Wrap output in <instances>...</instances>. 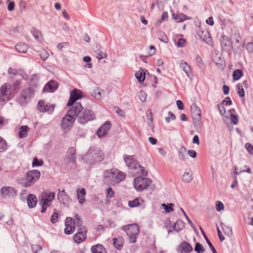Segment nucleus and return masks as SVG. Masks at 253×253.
Instances as JSON below:
<instances>
[{
  "label": "nucleus",
  "mask_w": 253,
  "mask_h": 253,
  "mask_svg": "<svg viewBox=\"0 0 253 253\" xmlns=\"http://www.w3.org/2000/svg\"><path fill=\"white\" fill-rule=\"evenodd\" d=\"M21 84L20 80H16L13 83V88L14 90H17L19 88Z\"/></svg>",
  "instance_id": "obj_61"
},
{
  "label": "nucleus",
  "mask_w": 253,
  "mask_h": 253,
  "mask_svg": "<svg viewBox=\"0 0 253 253\" xmlns=\"http://www.w3.org/2000/svg\"><path fill=\"white\" fill-rule=\"evenodd\" d=\"M27 202L29 208H33L37 204V198L35 195L29 194L27 197Z\"/></svg>",
  "instance_id": "obj_27"
},
{
  "label": "nucleus",
  "mask_w": 253,
  "mask_h": 253,
  "mask_svg": "<svg viewBox=\"0 0 253 253\" xmlns=\"http://www.w3.org/2000/svg\"><path fill=\"white\" fill-rule=\"evenodd\" d=\"M245 147L247 151L251 155H253V145L250 143H246Z\"/></svg>",
  "instance_id": "obj_52"
},
{
  "label": "nucleus",
  "mask_w": 253,
  "mask_h": 253,
  "mask_svg": "<svg viewBox=\"0 0 253 253\" xmlns=\"http://www.w3.org/2000/svg\"><path fill=\"white\" fill-rule=\"evenodd\" d=\"M39 79L40 77L38 74H34L31 76L30 78V85L36 86L38 83Z\"/></svg>",
  "instance_id": "obj_43"
},
{
  "label": "nucleus",
  "mask_w": 253,
  "mask_h": 253,
  "mask_svg": "<svg viewBox=\"0 0 253 253\" xmlns=\"http://www.w3.org/2000/svg\"><path fill=\"white\" fill-rule=\"evenodd\" d=\"M40 56L43 61H45L49 57V53L44 49H42L40 51Z\"/></svg>",
  "instance_id": "obj_45"
},
{
  "label": "nucleus",
  "mask_w": 253,
  "mask_h": 253,
  "mask_svg": "<svg viewBox=\"0 0 253 253\" xmlns=\"http://www.w3.org/2000/svg\"><path fill=\"white\" fill-rule=\"evenodd\" d=\"M126 176V174L125 172L113 169L104 172L103 180L106 184L114 186L125 180Z\"/></svg>",
  "instance_id": "obj_1"
},
{
  "label": "nucleus",
  "mask_w": 253,
  "mask_h": 253,
  "mask_svg": "<svg viewBox=\"0 0 253 253\" xmlns=\"http://www.w3.org/2000/svg\"><path fill=\"white\" fill-rule=\"evenodd\" d=\"M91 250L92 253H107L106 249L101 244H97L92 246Z\"/></svg>",
  "instance_id": "obj_30"
},
{
  "label": "nucleus",
  "mask_w": 253,
  "mask_h": 253,
  "mask_svg": "<svg viewBox=\"0 0 253 253\" xmlns=\"http://www.w3.org/2000/svg\"><path fill=\"white\" fill-rule=\"evenodd\" d=\"M82 96V92L79 89H74L70 92V98L67 106H70L78 99H80Z\"/></svg>",
  "instance_id": "obj_15"
},
{
  "label": "nucleus",
  "mask_w": 253,
  "mask_h": 253,
  "mask_svg": "<svg viewBox=\"0 0 253 253\" xmlns=\"http://www.w3.org/2000/svg\"><path fill=\"white\" fill-rule=\"evenodd\" d=\"M144 203V201L140 198H136L128 202V205L130 207L134 208L141 205Z\"/></svg>",
  "instance_id": "obj_32"
},
{
  "label": "nucleus",
  "mask_w": 253,
  "mask_h": 253,
  "mask_svg": "<svg viewBox=\"0 0 253 253\" xmlns=\"http://www.w3.org/2000/svg\"><path fill=\"white\" fill-rule=\"evenodd\" d=\"M140 100L142 102H145L147 97V94L143 91H141L138 94Z\"/></svg>",
  "instance_id": "obj_53"
},
{
  "label": "nucleus",
  "mask_w": 253,
  "mask_h": 253,
  "mask_svg": "<svg viewBox=\"0 0 253 253\" xmlns=\"http://www.w3.org/2000/svg\"><path fill=\"white\" fill-rule=\"evenodd\" d=\"M83 110V107L80 103H76L71 105V107L67 113L76 119V117L80 116V113Z\"/></svg>",
  "instance_id": "obj_14"
},
{
  "label": "nucleus",
  "mask_w": 253,
  "mask_h": 253,
  "mask_svg": "<svg viewBox=\"0 0 253 253\" xmlns=\"http://www.w3.org/2000/svg\"><path fill=\"white\" fill-rule=\"evenodd\" d=\"M135 77L139 82H143L145 79V73L142 69H140L136 72Z\"/></svg>",
  "instance_id": "obj_38"
},
{
  "label": "nucleus",
  "mask_w": 253,
  "mask_h": 253,
  "mask_svg": "<svg viewBox=\"0 0 253 253\" xmlns=\"http://www.w3.org/2000/svg\"><path fill=\"white\" fill-rule=\"evenodd\" d=\"M217 108L220 114L223 116L225 114L226 111L223 103H221L219 104H218Z\"/></svg>",
  "instance_id": "obj_59"
},
{
  "label": "nucleus",
  "mask_w": 253,
  "mask_h": 253,
  "mask_svg": "<svg viewBox=\"0 0 253 253\" xmlns=\"http://www.w3.org/2000/svg\"><path fill=\"white\" fill-rule=\"evenodd\" d=\"M177 250L179 253H189L192 251L193 249L189 243L184 241L179 245Z\"/></svg>",
  "instance_id": "obj_24"
},
{
  "label": "nucleus",
  "mask_w": 253,
  "mask_h": 253,
  "mask_svg": "<svg viewBox=\"0 0 253 253\" xmlns=\"http://www.w3.org/2000/svg\"><path fill=\"white\" fill-rule=\"evenodd\" d=\"M151 182L150 179L139 176L134 178L133 185L136 190L142 191L149 186Z\"/></svg>",
  "instance_id": "obj_6"
},
{
  "label": "nucleus",
  "mask_w": 253,
  "mask_h": 253,
  "mask_svg": "<svg viewBox=\"0 0 253 253\" xmlns=\"http://www.w3.org/2000/svg\"><path fill=\"white\" fill-rule=\"evenodd\" d=\"M67 160L68 164L75 167L76 164V152L73 147L70 148L67 152Z\"/></svg>",
  "instance_id": "obj_20"
},
{
  "label": "nucleus",
  "mask_w": 253,
  "mask_h": 253,
  "mask_svg": "<svg viewBox=\"0 0 253 253\" xmlns=\"http://www.w3.org/2000/svg\"><path fill=\"white\" fill-rule=\"evenodd\" d=\"M55 106L53 104L45 103L43 101L40 100L38 102V110L41 112H47L51 114L54 109Z\"/></svg>",
  "instance_id": "obj_13"
},
{
  "label": "nucleus",
  "mask_w": 253,
  "mask_h": 253,
  "mask_svg": "<svg viewBox=\"0 0 253 253\" xmlns=\"http://www.w3.org/2000/svg\"><path fill=\"white\" fill-rule=\"evenodd\" d=\"M180 67L185 72L187 76L189 77L191 72L190 66L186 62L181 61L180 63Z\"/></svg>",
  "instance_id": "obj_33"
},
{
  "label": "nucleus",
  "mask_w": 253,
  "mask_h": 253,
  "mask_svg": "<svg viewBox=\"0 0 253 253\" xmlns=\"http://www.w3.org/2000/svg\"><path fill=\"white\" fill-rule=\"evenodd\" d=\"M167 228L169 233L173 231H176V228L174 226V223L171 222L170 221H169L168 223H167Z\"/></svg>",
  "instance_id": "obj_46"
},
{
  "label": "nucleus",
  "mask_w": 253,
  "mask_h": 253,
  "mask_svg": "<svg viewBox=\"0 0 253 253\" xmlns=\"http://www.w3.org/2000/svg\"><path fill=\"white\" fill-rule=\"evenodd\" d=\"M0 192L1 196L4 198H13L17 195V190L11 186H3Z\"/></svg>",
  "instance_id": "obj_12"
},
{
  "label": "nucleus",
  "mask_w": 253,
  "mask_h": 253,
  "mask_svg": "<svg viewBox=\"0 0 253 253\" xmlns=\"http://www.w3.org/2000/svg\"><path fill=\"white\" fill-rule=\"evenodd\" d=\"M135 173L139 174L141 173L143 176H146L148 174L147 170L144 167L141 166L139 164L136 167V169H134Z\"/></svg>",
  "instance_id": "obj_41"
},
{
  "label": "nucleus",
  "mask_w": 253,
  "mask_h": 253,
  "mask_svg": "<svg viewBox=\"0 0 253 253\" xmlns=\"http://www.w3.org/2000/svg\"><path fill=\"white\" fill-rule=\"evenodd\" d=\"M172 17L177 22H181L186 20L191 19L192 18L188 17L183 13H180L178 14H172Z\"/></svg>",
  "instance_id": "obj_29"
},
{
  "label": "nucleus",
  "mask_w": 253,
  "mask_h": 253,
  "mask_svg": "<svg viewBox=\"0 0 253 253\" xmlns=\"http://www.w3.org/2000/svg\"><path fill=\"white\" fill-rule=\"evenodd\" d=\"M77 198L78 200V202L80 205H83L86 202L85 196H86V190L84 188H78L77 190Z\"/></svg>",
  "instance_id": "obj_23"
},
{
  "label": "nucleus",
  "mask_w": 253,
  "mask_h": 253,
  "mask_svg": "<svg viewBox=\"0 0 253 253\" xmlns=\"http://www.w3.org/2000/svg\"><path fill=\"white\" fill-rule=\"evenodd\" d=\"M29 131V128L27 126H22L19 128L18 136L20 138H25Z\"/></svg>",
  "instance_id": "obj_34"
},
{
  "label": "nucleus",
  "mask_w": 253,
  "mask_h": 253,
  "mask_svg": "<svg viewBox=\"0 0 253 253\" xmlns=\"http://www.w3.org/2000/svg\"><path fill=\"white\" fill-rule=\"evenodd\" d=\"M161 207L164 209L166 213H170L173 211L174 205L172 203L168 204L163 203L161 205Z\"/></svg>",
  "instance_id": "obj_40"
},
{
  "label": "nucleus",
  "mask_w": 253,
  "mask_h": 253,
  "mask_svg": "<svg viewBox=\"0 0 253 253\" xmlns=\"http://www.w3.org/2000/svg\"><path fill=\"white\" fill-rule=\"evenodd\" d=\"M174 226L176 228V232H179L184 228L185 223L181 220H178L175 223H174Z\"/></svg>",
  "instance_id": "obj_42"
},
{
  "label": "nucleus",
  "mask_w": 253,
  "mask_h": 253,
  "mask_svg": "<svg viewBox=\"0 0 253 253\" xmlns=\"http://www.w3.org/2000/svg\"><path fill=\"white\" fill-rule=\"evenodd\" d=\"M86 230L84 227L80 228L78 232L74 234L73 240L77 244H80L86 239Z\"/></svg>",
  "instance_id": "obj_16"
},
{
  "label": "nucleus",
  "mask_w": 253,
  "mask_h": 253,
  "mask_svg": "<svg viewBox=\"0 0 253 253\" xmlns=\"http://www.w3.org/2000/svg\"><path fill=\"white\" fill-rule=\"evenodd\" d=\"M193 179L192 172L191 170L185 171L182 176V181L185 182H189Z\"/></svg>",
  "instance_id": "obj_37"
},
{
  "label": "nucleus",
  "mask_w": 253,
  "mask_h": 253,
  "mask_svg": "<svg viewBox=\"0 0 253 253\" xmlns=\"http://www.w3.org/2000/svg\"><path fill=\"white\" fill-rule=\"evenodd\" d=\"M41 176L39 170L35 169L29 171L25 176L19 179V183L23 187H28L33 185Z\"/></svg>",
  "instance_id": "obj_3"
},
{
  "label": "nucleus",
  "mask_w": 253,
  "mask_h": 253,
  "mask_svg": "<svg viewBox=\"0 0 253 253\" xmlns=\"http://www.w3.org/2000/svg\"><path fill=\"white\" fill-rule=\"evenodd\" d=\"M75 119L67 113L62 120L60 125L61 129L65 132L69 131L72 128Z\"/></svg>",
  "instance_id": "obj_8"
},
{
  "label": "nucleus",
  "mask_w": 253,
  "mask_h": 253,
  "mask_svg": "<svg viewBox=\"0 0 253 253\" xmlns=\"http://www.w3.org/2000/svg\"><path fill=\"white\" fill-rule=\"evenodd\" d=\"M111 126V124L110 122L106 121L99 128L97 131L96 134L97 136L99 138L105 136L108 133Z\"/></svg>",
  "instance_id": "obj_18"
},
{
  "label": "nucleus",
  "mask_w": 253,
  "mask_h": 253,
  "mask_svg": "<svg viewBox=\"0 0 253 253\" xmlns=\"http://www.w3.org/2000/svg\"><path fill=\"white\" fill-rule=\"evenodd\" d=\"M215 208L217 211H220L224 210V206L221 202L217 201L215 202Z\"/></svg>",
  "instance_id": "obj_47"
},
{
  "label": "nucleus",
  "mask_w": 253,
  "mask_h": 253,
  "mask_svg": "<svg viewBox=\"0 0 253 253\" xmlns=\"http://www.w3.org/2000/svg\"><path fill=\"white\" fill-rule=\"evenodd\" d=\"M113 244L114 246L117 250H121L124 244V239L122 237L114 238L113 239Z\"/></svg>",
  "instance_id": "obj_28"
},
{
  "label": "nucleus",
  "mask_w": 253,
  "mask_h": 253,
  "mask_svg": "<svg viewBox=\"0 0 253 253\" xmlns=\"http://www.w3.org/2000/svg\"><path fill=\"white\" fill-rule=\"evenodd\" d=\"M75 224L79 227L82 228V221L81 220L80 216L78 214H76L75 215Z\"/></svg>",
  "instance_id": "obj_50"
},
{
  "label": "nucleus",
  "mask_w": 253,
  "mask_h": 253,
  "mask_svg": "<svg viewBox=\"0 0 253 253\" xmlns=\"http://www.w3.org/2000/svg\"><path fill=\"white\" fill-rule=\"evenodd\" d=\"M75 230V221L72 217H67L65 222L64 232L69 235L73 233Z\"/></svg>",
  "instance_id": "obj_17"
},
{
  "label": "nucleus",
  "mask_w": 253,
  "mask_h": 253,
  "mask_svg": "<svg viewBox=\"0 0 253 253\" xmlns=\"http://www.w3.org/2000/svg\"><path fill=\"white\" fill-rule=\"evenodd\" d=\"M222 229L223 230L224 233L227 235L230 236L232 234V230L231 228L226 226H224L222 227Z\"/></svg>",
  "instance_id": "obj_54"
},
{
  "label": "nucleus",
  "mask_w": 253,
  "mask_h": 253,
  "mask_svg": "<svg viewBox=\"0 0 253 253\" xmlns=\"http://www.w3.org/2000/svg\"><path fill=\"white\" fill-rule=\"evenodd\" d=\"M58 191L59 192L57 194V198L60 202H62L64 204L71 201V199L65 192L64 189H63L62 191L58 189Z\"/></svg>",
  "instance_id": "obj_25"
},
{
  "label": "nucleus",
  "mask_w": 253,
  "mask_h": 253,
  "mask_svg": "<svg viewBox=\"0 0 253 253\" xmlns=\"http://www.w3.org/2000/svg\"><path fill=\"white\" fill-rule=\"evenodd\" d=\"M31 33L37 41H38V42L42 41V34L40 30L37 29L35 28H33L31 30Z\"/></svg>",
  "instance_id": "obj_35"
},
{
  "label": "nucleus",
  "mask_w": 253,
  "mask_h": 253,
  "mask_svg": "<svg viewBox=\"0 0 253 253\" xmlns=\"http://www.w3.org/2000/svg\"><path fill=\"white\" fill-rule=\"evenodd\" d=\"M169 117L166 118V121L167 123H169L170 120H174L175 119V116L173 113L169 112L168 113Z\"/></svg>",
  "instance_id": "obj_60"
},
{
  "label": "nucleus",
  "mask_w": 253,
  "mask_h": 253,
  "mask_svg": "<svg viewBox=\"0 0 253 253\" xmlns=\"http://www.w3.org/2000/svg\"><path fill=\"white\" fill-rule=\"evenodd\" d=\"M107 57V54L103 51H99L97 54V58L99 59H102Z\"/></svg>",
  "instance_id": "obj_63"
},
{
  "label": "nucleus",
  "mask_w": 253,
  "mask_h": 253,
  "mask_svg": "<svg viewBox=\"0 0 253 253\" xmlns=\"http://www.w3.org/2000/svg\"><path fill=\"white\" fill-rule=\"evenodd\" d=\"M58 216H59V214H58V212L57 211L54 210V211L53 213L52 214V215L51 217V218H50L51 222L52 223H56L58 220Z\"/></svg>",
  "instance_id": "obj_48"
},
{
  "label": "nucleus",
  "mask_w": 253,
  "mask_h": 253,
  "mask_svg": "<svg viewBox=\"0 0 253 253\" xmlns=\"http://www.w3.org/2000/svg\"><path fill=\"white\" fill-rule=\"evenodd\" d=\"M32 249L34 253H37L38 252L41 251L42 249V248L40 246L36 245H33L32 246Z\"/></svg>",
  "instance_id": "obj_64"
},
{
  "label": "nucleus",
  "mask_w": 253,
  "mask_h": 253,
  "mask_svg": "<svg viewBox=\"0 0 253 253\" xmlns=\"http://www.w3.org/2000/svg\"><path fill=\"white\" fill-rule=\"evenodd\" d=\"M237 87H238V95L241 97H244L245 91H244V88L243 87L242 84H238Z\"/></svg>",
  "instance_id": "obj_49"
},
{
  "label": "nucleus",
  "mask_w": 253,
  "mask_h": 253,
  "mask_svg": "<svg viewBox=\"0 0 253 253\" xmlns=\"http://www.w3.org/2000/svg\"><path fill=\"white\" fill-rule=\"evenodd\" d=\"M121 229L126 233L130 243H136L140 232L139 227L137 224L133 223L126 225L123 226Z\"/></svg>",
  "instance_id": "obj_4"
},
{
  "label": "nucleus",
  "mask_w": 253,
  "mask_h": 253,
  "mask_svg": "<svg viewBox=\"0 0 253 253\" xmlns=\"http://www.w3.org/2000/svg\"><path fill=\"white\" fill-rule=\"evenodd\" d=\"M29 48L28 45L24 43H18L15 45L16 50L20 53H25Z\"/></svg>",
  "instance_id": "obj_31"
},
{
  "label": "nucleus",
  "mask_w": 253,
  "mask_h": 253,
  "mask_svg": "<svg viewBox=\"0 0 253 253\" xmlns=\"http://www.w3.org/2000/svg\"><path fill=\"white\" fill-rule=\"evenodd\" d=\"M95 118L94 113L90 110H83L78 117V122L81 124H85Z\"/></svg>",
  "instance_id": "obj_7"
},
{
  "label": "nucleus",
  "mask_w": 253,
  "mask_h": 253,
  "mask_svg": "<svg viewBox=\"0 0 253 253\" xmlns=\"http://www.w3.org/2000/svg\"><path fill=\"white\" fill-rule=\"evenodd\" d=\"M11 94V85L10 84H5L2 85L0 88L1 98L2 101H7Z\"/></svg>",
  "instance_id": "obj_11"
},
{
  "label": "nucleus",
  "mask_w": 253,
  "mask_h": 253,
  "mask_svg": "<svg viewBox=\"0 0 253 253\" xmlns=\"http://www.w3.org/2000/svg\"><path fill=\"white\" fill-rule=\"evenodd\" d=\"M124 159L126 164L130 169L134 170L139 164L138 162L131 156L125 155Z\"/></svg>",
  "instance_id": "obj_19"
},
{
  "label": "nucleus",
  "mask_w": 253,
  "mask_h": 253,
  "mask_svg": "<svg viewBox=\"0 0 253 253\" xmlns=\"http://www.w3.org/2000/svg\"><path fill=\"white\" fill-rule=\"evenodd\" d=\"M244 73L241 70L236 69L233 73V79L234 81H238L243 76Z\"/></svg>",
  "instance_id": "obj_39"
},
{
  "label": "nucleus",
  "mask_w": 253,
  "mask_h": 253,
  "mask_svg": "<svg viewBox=\"0 0 253 253\" xmlns=\"http://www.w3.org/2000/svg\"><path fill=\"white\" fill-rule=\"evenodd\" d=\"M105 158L103 151L99 148L91 147L84 155V159L89 165L102 161Z\"/></svg>",
  "instance_id": "obj_2"
},
{
  "label": "nucleus",
  "mask_w": 253,
  "mask_h": 253,
  "mask_svg": "<svg viewBox=\"0 0 253 253\" xmlns=\"http://www.w3.org/2000/svg\"><path fill=\"white\" fill-rule=\"evenodd\" d=\"M168 19V13L166 11H164L161 15L160 22H162L164 21L167 20Z\"/></svg>",
  "instance_id": "obj_62"
},
{
  "label": "nucleus",
  "mask_w": 253,
  "mask_h": 253,
  "mask_svg": "<svg viewBox=\"0 0 253 253\" xmlns=\"http://www.w3.org/2000/svg\"><path fill=\"white\" fill-rule=\"evenodd\" d=\"M195 250L198 253H203L204 252L203 246L198 243L196 244Z\"/></svg>",
  "instance_id": "obj_55"
},
{
  "label": "nucleus",
  "mask_w": 253,
  "mask_h": 253,
  "mask_svg": "<svg viewBox=\"0 0 253 253\" xmlns=\"http://www.w3.org/2000/svg\"><path fill=\"white\" fill-rule=\"evenodd\" d=\"M58 87V83L53 80L49 81L44 86L43 88V92H53Z\"/></svg>",
  "instance_id": "obj_22"
},
{
  "label": "nucleus",
  "mask_w": 253,
  "mask_h": 253,
  "mask_svg": "<svg viewBox=\"0 0 253 253\" xmlns=\"http://www.w3.org/2000/svg\"><path fill=\"white\" fill-rule=\"evenodd\" d=\"M220 42L222 48L225 50H227L231 47L232 42L227 36H221Z\"/></svg>",
  "instance_id": "obj_26"
},
{
  "label": "nucleus",
  "mask_w": 253,
  "mask_h": 253,
  "mask_svg": "<svg viewBox=\"0 0 253 253\" xmlns=\"http://www.w3.org/2000/svg\"><path fill=\"white\" fill-rule=\"evenodd\" d=\"M178 157L182 161H185L186 159V149L184 146H182L179 148L178 150Z\"/></svg>",
  "instance_id": "obj_36"
},
{
  "label": "nucleus",
  "mask_w": 253,
  "mask_h": 253,
  "mask_svg": "<svg viewBox=\"0 0 253 253\" xmlns=\"http://www.w3.org/2000/svg\"><path fill=\"white\" fill-rule=\"evenodd\" d=\"M191 111L193 118V124L196 126L201 125V111L196 104H193L191 107Z\"/></svg>",
  "instance_id": "obj_9"
},
{
  "label": "nucleus",
  "mask_w": 253,
  "mask_h": 253,
  "mask_svg": "<svg viewBox=\"0 0 253 253\" xmlns=\"http://www.w3.org/2000/svg\"><path fill=\"white\" fill-rule=\"evenodd\" d=\"M197 34L200 38L206 43H210L211 41L210 34L207 29L200 28Z\"/></svg>",
  "instance_id": "obj_21"
},
{
  "label": "nucleus",
  "mask_w": 253,
  "mask_h": 253,
  "mask_svg": "<svg viewBox=\"0 0 253 253\" xmlns=\"http://www.w3.org/2000/svg\"><path fill=\"white\" fill-rule=\"evenodd\" d=\"M43 162L42 160H39L37 158H35L33 161V167L41 166L43 165Z\"/></svg>",
  "instance_id": "obj_51"
},
{
  "label": "nucleus",
  "mask_w": 253,
  "mask_h": 253,
  "mask_svg": "<svg viewBox=\"0 0 253 253\" xmlns=\"http://www.w3.org/2000/svg\"><path fill=\"white\" fill-rule=\"evenodd\" d=\"M34 92V89L31 87H29L27 89L22 91L20 95L17 98V101L21 105L24 104L29 100Z\"/></svg>",
  "instance_id": "obj_10"
},
{
  "label": "nucleus",
  "mask_w": 253,
  "mask_h": 253,
  "mask_svg": "<svg viewBox=\"0 0 253 253\" xmlns=\"http://www.w3.org/2000/svg\"><path fill=\"white\" fill-rule=\"evenodd\" d=\"M115 193L112 188H107L106 189V196L108 198H112L114 196Z\"/></svg>",
  "instance_id": "obj_56"
},
{
  "label": "nucleus",
  "mask_w": 253,
  "mask_h": 253,
  "mask_svg": "<svg viewBox=\"0 0 253 253\" xmlns=\"http://www.w3.org/2000/svg\"><path fill=\"white\" fill-rule=\"evenodd\" d=\"M230 119L231 122L234 125H237L238 123V118L237 115L234 114H231Z\"/></svg>",
  "instance_id": "obj_58"
},
{
  "label": "nucleus",
  "mask_w": 253,
  "mask_h": 253,
  "mask_svg": "<svg viewBox=\"0 0 253 253\" xmlns=\"http://www.w3.org/2000/svg\"><path fill=\"white\" fill-rule=\"evenodd\" d=\"M8 148L7 142L0 136V151H4Z\"/></svg>",
  "instance_id": "obj_44"
},
{
  "label": "nucleus",
  "mask_w": 253,
  "mask_h": 253,
  "mask_svg": "<svg viewBox=\"0 0 253 253\" xmlns=\"http://www.w3.org/2000/svg\"><path fill=\"white\" fill-rule=\"evenodd\" d=\"M55 197V192L49 190H45L41 193L40 196V203L42 206L41 209V212L42 213H44L47 208L51 206Z\"/></svg>",
  "instance_id": "obj_5"
},
{
  "label": "nucleus",
  "mask_w": 253,
  "mask_h": 253,
  "mask_svg": "<svg viewBox=\"0 0 253 253\" xmlns=\"http://www.w3.org/2000/svg\"><path fill=\"white\" fill-rule=\"evenodd\" d=\"M185 42L186 41L184 39L180 38L178 40L176 43H175V44L177 47H181L184 46Z\"/></svg>",
  "instance_id": "obj_57"
}]
</instances>
